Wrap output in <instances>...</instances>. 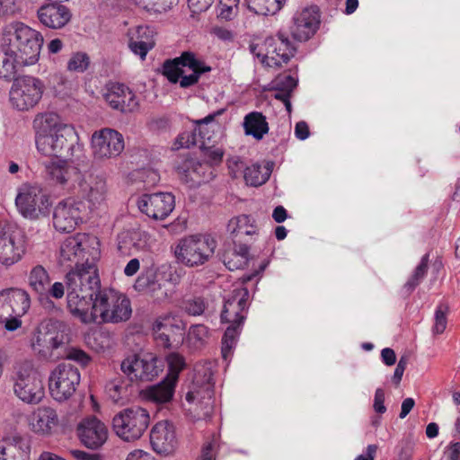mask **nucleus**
<instances>
[{"label":"nucleus","mask_w":460,"mask_h":460,"mask_svg":"<svg viewBox=\"0 0 460 460\" xmlns=\"http://www.w3.org/2000/svg\"><path fill=\"white\" fill-rule=\"evenodd\" d=\"M37 150L46 156H67L80 160L84 146L71 124L65 123L56 112L38 114L33 120Z\"/></svg>","instance_id":"1"},{"label":"nucleus","mask_w":460,"mask_h":460,"mask_svg":"<svg viewBox=\"0 0 460 460\" xmlns=\"http://www.w3.org/2000/svg\"><path fill=\"white\" fill-rule=\"evenodd\" d=\"M65 279L70 314L83 323H95V294L100 288L96 268L88 265L82 270H70Z\"/></svg>","instance_id":"2"},{"label":"nucleus","mask_w":460,"mask_h":460,"mask_svg":"<svg viewBox=\"0 0 460 460\" xmlns=\"http://www.w3.org/2000/svg\"><path fill=\"white\" fill-rule=\"evenodd\" d=\"M43 37L27 24L12 21L5 23L0 33V47L18 57L36 64L39 60Z\"/></svg>","instance_id":"3"},{"label":"nucleus","mask_w":460,"mask_h":460,"mask_svg":"<svg viewBox=\"0 0 460 460\" xmlns=\"http://www.w3.org/2000/svg\"><path fill=\"white\" fill-rule=\"evenodd\" d=\"M100 256V241L92 234L79 233L66 238L59 249L58 262L65 268L73 265V270H82L93 265Z\"/></svg>","instance_id":"4"},{"label":"nucleus","mask_w":460,"mask_h":460,"mask_svg":"<svg viewBox=\"0 0 460 460\" xmlns=\"http://www.w3.org/2000/svg\"><path fill=\"white\" fill-rule=\"evenodd\" d=\"M69 342L66 325L59 321L48 320L40 323L31 340V347L35 354L44 359H56L63 357L61 350Z\"/></svg>","instance_id":"5"},{"label":"nucleus","mask_w":460,"mask_h":460,"mask_svg":"<svg viewBox=\"0 0 460 460\" xmlns=\"http://www.w3.org/2000/svg\"><path fill=\"white\" fill-rule=\"evenodd\" d=\"M14 395L26 404L36 405L45 397L43 381L31 359L17 361L12 376Z\"/></svg>","instance_id":"6"},{"label":"nucleus","mask_w":460,"mask_h":460,"mask_svg":"<svg viewBox=\"0 0 460 460\" xmlns=\"http://www.w3.org/2000/svg\"><path fill=\"white\" fill-rule=\"evenodd\" d=\"M212 395L213 364L206 362L196 365L192 384L185 396L189 404L188 411H193L198 419L208 416L211 408Z\"/></svg>","instance_id":"7"},{"label":"nucleus","mask_w":460,"mask_h":460,"mask_svg":"<svg viewBox=\"0 0 460 460\" xmlns=\"http://www.w3.org/2000/svg\"><path fill=\"white\" fill-rule=\"evenodd\" d=\"M95 323H119L128 321L132 314L128 296L113 288L97 290L95 294Z\"/></svg>","instance_id":"8"},{"label":"nucleus","mask_w":460,"mask_h":460,"mask_svg":"<svg viewBox=\"0 0 460 460\" xmlns=\"http://www.w3.org/2000/svg\"><path fill=\"white\" fill-rule=\"evenodd\" d=\"M250 51L263 66L277 69L295 56L296 47L288 36L279 32L261 44H251Z\"/></svg>","instance_id":"9"},{"label":"nucleus","mask_w":460,"mask_h":460,"mask_svg":"<svg viewBox=\"0 0 460 460\" xmlns=\"http://www.w3.org/2000/svg\"><path fill=\"white\" fill-rule=\"evenodd\" d=\"M210 70V66L189 51L172 60H167L163 66L164 75L172 83L179 82L182 88L195 84L202 74Z\"/></svg>","instance_id":"10"},{"label":"nucleus","mask_w":460,"mask_h":460,"mask_svg":"<svg viewBox=\"0 0 460 460\" xmlns=\"http://www.w3.org/2000/svg\"><path fill=\"white\" fill-rule=\"evenodd\" d=\"M31 306L29 294L21 288H7L0 291V323L13 332L22 326L21 318Z\"/></svg>","instance_id":"11"},{"label":"nucleus","mask_w":460,"mask_h":460,"mask_svg":"<svg viewBox=\"0 0 460 460\" xmlns=\"http://www.w3.org/2000/svg\"><path fill=\"white\" fill-rule=\"evenodd\" d=\"M50 205L49 196L40 184L24 182L18 187L15 206L24 218L35 220L48 215Z\"/></svg>","instance_id":"12"},{"label":"nucleus","mask_w":460,"mask_h":460,"mask_svg":"<svg viewBox=\"0 0 460 460\" xmlns=\"http://www.w3.org/2000/svg\"><path fill=\"white\" fill-rule=\"evenodd\" d=\"M29 239L15 225L0 223V265L10 268L20 262L28 252Z\"/></svg>","instance_id":"13"},{"label":"nucleus","mask_w":460,"mask_h":460,"mask_svg":"<svg viewBox=\"0 0 460 460\" xmlns=\"http://www.w3.org/2000/svg\"><path fill=\"white\" fill-rule=\"evenodd\" d=\"M28 285L38 296L40 304L48 311H54L57 307L54 300H60L66 294V286L63 282H51L47 270L41 265L31 268L28 274Z\"/></svg>","instance_id":"14"},{"label":"nucleus","mask_w":460,"mask_h":460,"mask_svg":"<svg viewBox=\"0 0 460 460\" xmlns=\"http://www.w3.org/2000/svg\"><path fill=\"white\" fill-rule=\"evenodd\" d=\"M45 84L41 79L32 75L15 78L9 91L11 106L20 111L34 108L41 100Z\"/></svg>","instance_id":"15"},{"label":"nucleus","mask_w":460,"mask_h":460,"mask_svg":"<svg viewBox=\"0 0 460 460\" xmlns=\"http://www.w3.org/2000/svg\"><path fill=\"white\" fill-rule=\"evenodd\" d=\"M216 243L208 235H190L181 239L175 250L177 261L185 266L204 264L214 253Z\"/></svg>","instance_id":"16"},{"label":"nucleus","mask_w":460,"mask_h":460,"mask_svg":"<svg viewBox=\"0 0 460 460\" xmlns=\"http://www.w3.org/2000/svg\"><path fill=\"white\" fill-rule=\"evenodd\" d=\"M78 368L71 363H59L49 373L48 378L49 392L51 398L58 402L70 399L80 384Z\"/></svg>","instance_id":"17"},{"label":"nucleus","mask_w":460,"mask_h":460,"mask_svg":"<svg viewBox=\"0 0 460 460\" xmlns=\"http://www.w3.org/2000/svg\"><path fill=\"white\" fill-rule=\"evenodd\" d=\"M85 160L86 156L84 155L80 160L69 157V159H58L47 163L45 164L47 180L55 186L75 191L84 174L79 166Z\"/></svg>","instance_id":"18"},{"label":"nucleus","mask_w":460,"mask_h":460,"mask_svg":"<svg viewBox=\"0 0 460 460\" xmlns=\"http://www.w3.org/2000/svg\"><path fill=\"white\" fill-rule=\"evenodd\" d=\"M150 422L148 411L141 407L127 408L116 414L112 425L116 434L125 441L138 439Z\"/></svg>","instance_id":"19"},{"label":"nucleus","mask_w":460,"mask_h":460,"mask_svg":"<svg viewBox=\"0 0 460 460\" xmlns=\"http://www.w3.org/2000/svg\"><path fill=\"white\" fill-rule=\"evenodd\" d=\"M87 215V206L83 200L67 198L54 208L53 226L60 233H70L85 220Z\"/></svg>","instance_id":"20"},{"label":"nucleus","mask_w":460,"mask_h":460,"mask_svg":"<svg viewBox=\"0 0 460 460\" xmlns=\"http://www.w3.org/2000/svg\"><path fill=\"white\" fill-rule=\"evenodd\" d=\"M125 148L123 135L111 128L95 130L91 137L92 155L96 161L118 157Z\"/></svg>","instance_id":"21"},{"label":"nucleus","mask_w":460,"mask_h":460,"mask_svg":"<svg viewBox=\"0 0 460 460\" xmlns=\"http://www.w3.org/2000/svg\"><path fill=\"white\" fill-rule=\"evenodd\" d=\"M162 364L153 354H133L124 358L120 369L129 381H151L162 370Z\"/></svg>","instance_id":"22"},{"label":"nucleus","mask_w":460,"mask_h":460,"mask_svg":"<svg viewBox=\"0 0 460 460\" xmlns=\"http://www.w3.org/2000/svg\"><path fill=\"white\" fill-rule=\"evenodd\" d=\"M168 374L158 385L150 386L146 391L148 399L156 402H166L172 398L180 372L184 368V358L177 354L167 356Z\"/></svg>","instance_id":"23"},{"label":"nucleus","mask_w":460,"mask_h":460,"mask_svg":"<svg viewBox=\"0 0 460 460\" xmlns=\"http://www.w3.org/2000/svg\"><path fill=\"white\" fill-rule=\"evenodd\" d=\"M254 275L243 278L242 284L234 285L233 290L225 297L224 308L221 314L223 323H243L245 310L248 305L249 292L243 285L250 281Z\"/></svg>","instance_id":"24"},{"label":"nucleus","mask_w":460,"mask_h":460,"mask_svg":"<svg viewBox=\"0 0 460 460\" xmlns=\"http://www.w3.org/2000/svg\"><path fill=\"white\" fill-rule=\"evenodd\" d=\"M175 206L174 196L170 192L143 194L137 199L139 210L154 220L165 219Z\"/></svg>","instance_id":"25"},{"label":"nucleus","mask_w":460,"mask_h":460,"mask_svg":"<svg viewBox=\"0 0 460 460\" xmlns=\"http://www.w3.org/2000/svg\"><path fill=\"white\" fill-rule=\"evenodd\" d=\"M103 98L111 109L123 113L134 112L139 108L137 95L123 84H107Z\"/></svg>","instance_id":"26"},{"label":"nucleus","mask_w":460,"mask_h":460,"mask_svg":"<svg viewBox=\"0 0 460 460\" xmlns=\"http://www.w3.org/2000/svg\"><path fill=\"white\" fill-rule=\"evenodd\" d=\"M62 426L58 411L51 406H40L29 418V427L36 435L49 437Z\"/></svg>","instance_id":"27"},{"label":"nucleus","mask_w":460,"mask_h":460,"mask_svg":"<svg viewBox=\"0 0 460 460\" xmlns=\"http://www.w3.org/2000/svg\"><path fill=\"white\" fill-rule=\"evenodd\" d=\"M81 442L88 448L102 447L108 438L106 425L94 416L86 417L77 426Z\"/></svg>","instance_id":"28"},{"label":"nucleus","mask_w":460,"mask_h":460,"mask_svg":"<svg viewBox=\"0 0 460 460\" xmlns=\"http://www.w3.org/2000/svg\"><path fill=\"white\" fill-rule=\"evenodd\" d=\"M75 191L87 199L89 203L87 209H93L105 200L107 192L106 181L99 175L84 172Z\"/></svg>","instance_id":"29"},{"label":"nucleus","mask_w":460,"mask_h":460,"mask_svg":"<svg viewBox=\"0 0 460 460\" xmlns=\"http://www.w3.org/2000/svg\"><path fill=\"white\" fill-rule=\"evenodd\" d=\"M156 31L154 27L140 25L128 29V46L130 51L143 61L155 46Z\"/></svg>","instance_id":"30"},{"label":"nucleus","mask_w":460,"mask_h":460,"mask_svg":"<svg viewBox=\"0 0 460 460\" xmlns=\"http://www.w3.org/2000/svg\"><path fill=\"white\" fill-rule=\"evenodd\" d=\"M320 15L316 7L305 8L294 17L291 28L293 37L299 41L309 40L317 31Z\"/></svg>","instance_id":"31"},{"label":"nucleus","mask_w":460,"mask_h":460,"mask_svg":"<svg viewBox=\"0 0 460 460\" xmlns=\"http://www.w3.org/2000/svg\"><path fill=\"white\" fill-rule=\"evenodd\" d=\"M150 440L158 454L168 455L173 452L177 446L173 424L167 420L157 422L151 430Z\"/></svg>","instance_id":"32"},{"label":"nucleus","mask_w":460,"mask_h":460,"mask_svg":"<svg viewBox=\"0 0 460 460\" xmlns=\"http://www.w3.org/2000/svg\"><path fill=\"white\" fill-rule=\"evenodd\" d=\"M31 446L21 436H11L0 440V460H29Z\"/></svg>","instance_id":"33"},{"label":"nucleus","mask_w":460,"mask_h":460,"mask_svg":"<svg viewBox=\"0 0 460 460\" xmlns=\"http://www.w3.org/2000/svg\"><path fill=\"white\" fill-rule=\"evenodd\" d=\"M38 18L46 27L60 29L70 21L71 13L65 5L53 3L41 6L38 10Z\"/></svg>","instance_id":"34"},{"label":"nucleus","mask_w":460,"mask_h":460,"mask_svg":"<svg viewBox=\"0 0 460 460\" xmlns=\"http://www.w3.org/2000/svg\"><path fill=\"white\" fill-rule=\"evenodd\" d=\"M163 279L176 284L178 276L172 272L171 266L167 264H163L158 268L152 265L143 270L136 281V287L139 289L147 288Z\"/></svg>","instance_id":"35"},{"label":"nucleus","mask_w":460,"mask_h":460,"mask_svg":"<svg viewBox=\"0 0 460 460\" xmlns=\"http://www.w3.org/2000/svg\"><path fill=\"white\" fill-rule=\"evenodd\" d=\"M151 247L150 235L138 228L127 229L118 235V248L121 252L134 248L137 251H145Z\"/></svg>","instance_id":"36"},{"label":"nucleus","mask_w":460,"mask_h":460,"mask_svg":"<svg viewBox=\"0 0 460 460\" xmlns=\"http://www.w3.org/2000/svg\"><path fill=\"white\" fill-rule=\"evenodd\" d=\"M34 63L24 60L18 55L0 47V78L5 81L15 79L18 70L22 66H32Z\"/></svg>","instance_id":"37"},{"label":"nucleus","mask_w":460,"mask_h":460,"mask_svg":"<svg viewBox=\"0 0 460 460\" xmlns=\"http://www.w3.org/2000/svg\"><path fill=\"white\" fill-rule=\"evenodd\" d=\"M182 328L181 321L172 314L159 317L153 325L155 339L164 347L170 346V336L174 329Z\"/></svg>","instance_id":"38"},{"label":"nucleus","mask_w":460,"mask_h":460,"mask_svg":"<svg viewBox=\"0 0 460 460\" xmlns=\"http://www.w3.org/2000/svg\"><path fill=\"white\" fill-rule=\"evenodd\" d=\"M297 84V78L291 74H279L271 82V88L276 91L275 98L282 101L288 112L291 111L290 94Z\"/></svg>","instance_id":"39"},{"label":"nucleus","mask_w":460,"mask_h":460,"mask_svg":"<svg viewBox=\"0 0 460 460\" xmlns=\"http://www.w3.org/2000/svg\"><path fill=\"white\" fill-rule=\"evenodd\" d=\"M105 393L112 402L123 405L131 395L129 381L121 376L116 377L106 384Z\"/></svg>","instance_id":"40"},{"label":"nucleus","mask_w":460,"mask_h":460,"mask_svg":"<svg viewBox=\"0 0 460 460\" xmlns=\"http://www.w3.org/2000/svg\"><path fill=\"white\" fill-rule=\"evenodd\" d=\"M243 128L246 135L261 140L269 132V124L261 112L252 111L245 115Z\"/></svg>","instance_id":"41"},{"label":"nucleus","mask_w":460,"mask_h":460,"mask_svg":"<svg viewBox=\"0 0 460 460\" xmlns=\"http://www.w3.org/2000/svg\"><path fill=\"white\" fill-rule=\"evenodd\" d=\"M273 164L267 162L264 164H254L247 166L243 172V178L251 186H260L265 183L270 176Z\"/></svg>","instance_id":"42"},{"label":"nucleus","mask_w":460,"mask_h":460,"mask_svg":"<svg viewBox=\"0 0 460 460\" xmlns=\"http://www.w3.org/2000/svg\"><path fill=\"white\" fill-rule=\"evenodd\" d=\"M219 129L220 125L214 122V117L211 115L199 121L194 131H196L200 146L207 147V145L213 142L214 134L216 131H219Z\"/></svg>","instance_id":"43"},{"label":"nucleus","mask_w":460,"mask_h":460,"mask_svg":"<svg viewBox=\"0 0 460 460\" xmlns=\"http://www.w3.org/2000/svg\"><path fill=\"white\" fill-rule=\"evenodd\" d=\"M228 231L235 235H252L257 233V226L254 220L247 215H240L229 220Z\"/></svg>","instance_id":"44"},{"label":"nucleus","mask_w":460,"mask_h":460,"mask_svg":"<svg viewBox=\"0 0 460 460\" xmlns=\"http://www.w3.org/2000/svg\"><path fill=\"white\" fill-rule=\"evenodd\" d=\"M249 248L241 244L224 255V263L229 270L243 268L248 262Z\"/></svg>","instance_id":"45"},{"label":"nucleus","mask_w":460,"mask_h":460,"mask_svg":"<svg viewBox=\"0 0 460 460\" xmlns=\"http://www.w3.org/2000/svg\"><path fill=\"white\" fill-rule=\"evenodd\" d=\"M248 8L257 14L269 15L279 12L286 0H246Z\"/></svg>","instance_id":"46"},{"label":"nucleus","mask_w":460,"mask_h":460,"mask_svg":"<svg viewBox=\"0 0 460 460\" xmlns=\"http://www.w3.org/2000/svg\"><path fill=\"white\" fill-rule=\"evenodd\" d=\"M230 323L222 339V356L226 360L230 357L232 349L236 344L243 324V323Z\"/></svg>","instance_id":"47"},{"label":"nucleus","mask_w":460,"mask_h":460,"mask_svg":"<svg viewBox=\"0 0 460 460\" xmlns=\"http://www.w3.org/2000/svg\"><path fill=\"white\" fill-rule=\"evenodd\" d=\"M230 323L222 339V356L226 360L230 357L232 349L236 344L243 324V323Z\"/></svg>","instance_id":"48"},{"label":"nucleus","mask_w":460,"mask_h":460,"mask_svg":"<svg viewBox=\"0 0 460 460\" xmlns=\"http://www.w3.org/2000/svg\"><path fill=\"white\" fill-rule=\"evenodd\" d=\"M209 340V331L203 324L192 325L188 332L187 342L194 349H201Z\"/></svg>","instance_id":"49"},{"label":"nucleus","mask_w":460,"mask_h":460,"mask_svg":"<svg viewBox=\"0 0 460 460\" xmlns=\"http://www.w3.org/2000/svg\"><path fill=\"white\" fill-rule=\"evenodd\" d=\"M449 308L446 304H439L435 310L434 324L432 326V333L434 335L442 334L447 329V315Z\"/></svg>","instance_id":"50"},{"label":"nucleus","mask_w":460,"mask_h":460,"mask_svg":"<svg viewBox=\"0 0 460 460\" xmlns=\"http://www.w3.org/2000/svg\"><path fill=\"white\" fill-rule=\"evenodd\" d=\"M137 5L153 13H164L171 9L178 0H133Z\"/></svg>","instance_id":"51"},{"label":"nucleus","mask_w":460,"mask_h":460,"mask_svg":"<svg viewBox=\"0 0 460 460\" xmlns=\"http://www.w3.org/2000/svg\"><path fill=\"white\" fill-rule=\"evenodd\" d=\"M429 261V254L427 253L421 258L420 264L416 267L413 274L406 282L405 287L407 288L412 290L421 282L428 271Z\"/></svg>","instance_id":"52"},{"label":"nucleus","mask_w":460,"mask_h":460,"mask_svg":"<svg viewBox=\"0 0 460 460\" xmlns=\"http://www.w3.org/2000/svg\"><path fill=\"white\" fill-rule=\"evenodd\" d=\"M90 64V58L84 52L73 53L67 62V70L71 72L83 73L84 72Z\"/></svg>","instance_id":"53"},{"label":"nucleus","mask_w":460,"mask_h":460,"mask_svg":"<svg viewBox=\"0 0 460 460\" xmlns=\"http://www.w3.org/2000/svg\"><path fill=\"white\" fill-rule=\"evenodd\" d=\"M183 309L190 315H200L206 309V302L202 297H192L183 302Z\"/></svg>","instance_id":"54"},{"label":"nucleus","mask_w":460,"mask_h":460,"mask_svg":"<svg viewBox=\"0 0 460 460\" xmlns=\"http://www.w3.org/2000/svg\"><path fill=\"white\" fill-rule=\"evenodd\" d=\"M199 139L197 137L196 131H183L181 133L174 143L176 149L179 148H190L192 146L198 145Z\"/></svg>","instance_id":"55"},{"label":"nucleus","mask_w":460,"mask_h":460,"mask_svg":"<svg viewBox=\"0 0 460 460\" xmlns=\"http://www.w3.org/2000/svg\"><path fill=\"white\" fill-rule=\"evenodd\" d=\"M227 167L234 178L238 177L245 169L243 161L236 155L227 159Z\"/></svg>","instance_id":"56"},{"label":"nucleus","mask_w":460,"mask_h":460,"mask_svg":"<svg viewBox=\"0 0 460 460\" xmlns=\"http://www.w3.org/2000/svg\"><path fill=\"white\" fill-rule=\"evenodd\" d=\"M106 341L107 337L101 332L93 333L92 337L87 339V344L97 352L103 350L108 346Z\"/></svg>","instance_id":"57"},{"label":"nucleus","mask_w":460,"mask_h":460,"mask_svg":"<svg viewBox=\"0 0 460 460\" xmlns=\"http://www.w3.org/2000/svg\"><path fill=\"white\" fill-rule=\"evenodd\" d=\"M62 355L63 357L77 361L84 366L87 365L91 360L90 357L84 351L78 349H72L66 354Z\"/></svg>","instance_id":"58"},{"label":"nucleus","mask_w":460,"mask_h":460,"mask_svg":"<svg viewBox=\"0 0 460 460\" xmlns=\"http://www.w3.org/2000/svg\"><path fill=\"white\" fill-rule=\"evenodd\" d=\"M17 12L15 0H0V17L14 14Z\"/></svg>","instance_id":"59"},{"label":"nucleus","mask_w":460,"mask_h":460,"mask_svg":"<svg viewBox=\"0 0 460 460\" xmlns=\"http://www.w3.org/2000/svg\"><path fill=\"white\" fill-rule=\"evenodd\" d=\"M214 0H188V4L192 13H201L208 10Z\"/></svg>","instance_id":"60"},{"label":"nucleus","mask_w":460,"mask_h":460,"mask_svg":"<svg viewBox=\"0 0 460 460\" xmlns=\"http://www.w3.org/2000/svg\"><path fill=\"white\" fill-rule=\"evenodd\" d=\"M206 149V156L208 158L209 162L214 164H217L222 161L224 152L219 147H213L210 148L208 145H207V147H203Z\"/></svg>","instance_id":"61"},{"label":"nucleus","mask_w":460,"mask_h":460,"mask_svg":"<svg viewBox=\"0 0 460 460\" xmlns=\"http://www.w3.org/2000/svg\"><path fill=\"white\" fill-rule=\"evenodd\" d=\"M374 409L377 413H384L386 411L385 406V392L382 388H377L376 390Z\"/></svg>","instance_id":"62"},{"label":"nucleus","mask_w":460,"mask_h":460,"mask_svg":"<svg viewBox=\"0 0 460 460\" xmlns=\"http://www.w3.org/2000/svg\"><path fill=\"white\" fill-rule=\"evenodd\" d=\"M295 135L300 140H305L309 137V128L305 121H299L295 127Z\"/></svg>","instance_id":"63"},{"label":"nucleus","mask_w":460,"mask_h":460,"mask_svg":"<svg viewBox=\"0 0 460 460\" xmlns=\"http://www.w3.org/2000/svg\"><path fill=\"white\" fill-rule=\"evenodd\" d=\"M126 460H155V458L143 450H134L128 455Z\"/></svg>","instance_id":"64"}]
</instances>
